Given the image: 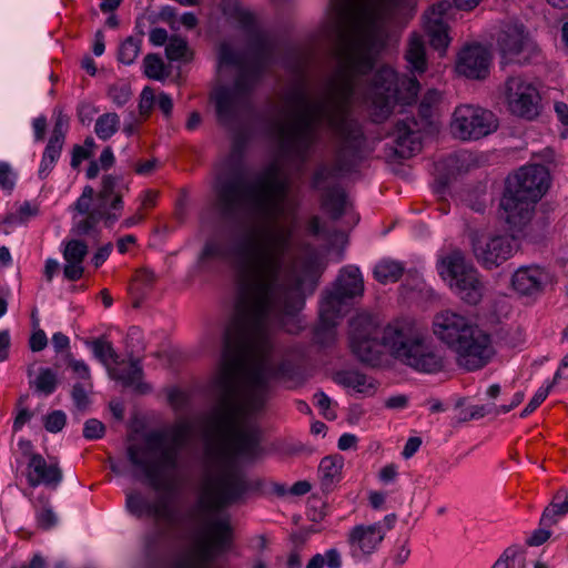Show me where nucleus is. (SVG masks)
I'll return each instance as SVG.
<instances>
[{"instance_id": "f257e3e1", "label": "nucleus", "mask_w": 568, "mask_h": 568, "mask_svg": "<svg viewBox=\"0 0 568 568\" xmlns=\"http://www.w3.org/2000/svg\"><path fill=\"white\" fill-rule=\"evenodd\" d=\"M403 0H331L325 37L336 47V65L317 88L305 78L308 58L296 52L287 61L292 72L281 108L270 123L278 150L263 171L251 175L243 163V143L235 141L216 172L213 205L221 217L247 214L258 217L229 230L224 242H205L199 262L224 260L232 270L235 310L223 337V355L213 382L216 404L204 425H254L248 415L261 412L272 393V381L285 374L272 357L271 327L282 316L294 315L305 293H313L325 268L320 252L305 246L292 254L294 211L286 169H298L327 124L338 139L336 166L316 170L312 185L325 190L323 207L339 219L347 207L345 193L329 189L338 175L356 163L364 141L358 122L347 106L369 102L375 122L385 121L397 102L413 103L419 91L415 78L398 77L379 68L367 83L385 43L383 11Z\"/></svg>"}, {"instance_id": "f03ea898", "label": "nucleus", "mask_w": 568, "mask_h": 568, "mask_svg": "<svg viewBox=\"0 0 568 568\" xmlns=\"http://www.w3.org/2000/svg\"><path fill=\"white\" fill-rule=\"evenodd\" d=\"M191 432V425L182 422L166 432L151 433L142 443L131 444L126 448L132 476L135 479H146L159 494L153 500H149L140 491L130 490L126 493L125 507L138 518L148 517L164 526L144 535L140 568H160L165 529L178 527L184 521L175 485L168 477L178 468L180 453Z\"/></svg>"}, {"instance_id": "7ed1b4c3", "label": "nucleus", "mask_w": 568, "mask_h": 568, "mask_svg": "<svg viewBox=\"0 0 568 568\" xmlns=\"http://www.w3.org/2000/svg\"><path fill=\"white\" fill-rule=\"evenodd\" d=\"M241 23L248 36L247 50L239 51L229 43L219 49L217 72L236 73L233 85L221 87L213 94L217 120L225 126L234 125L248 112L251 93L272 52L271 42L253 13L242 12Z\"/></svg>"}, {"instance_id": "20e7f679", "label": "nucleus", "mask_w": 568, "mask_h": 568, "mask_svg": "<svg viewBox=\"0 0 568 568\" xmlns=\"http://www.w3.org/2000/svg\"><path fill=\"white\" fill-rule=\"evenodd\" d=\"M433 333L455 354L457 365L468 372L485 367L496 354L490 334L452 310L434 316Z\"/></svg>"}, {"instance_id": "39448f33", "label": "nucleus", "mask_w": 568, "mask_h": 568, "mask_svg": "<svg viewBox=\"0 0 568 568\" xmlns=\"http://www.w3.org/2000/svg\"><path fill=\"white\" fill-rule=\"evenodd\" d=\"M382 344L395 359L424 374H435L446 367L443 349L415 322L395 320L383 328Z\"/></svg>"}, {"instance_id": "423d86ee", "label": "nucleus", "mask_w": 568, "mask_h": 568, "mask_svg": "<svg viewBox=\"0 0 568 568\" xmlns=\"http://www.w3.org/2000/svg\"><path fill=\"white\" fill-rule=\"evenodd\" d=\"M123 189L128 187L123 185L122 178L111 174L102 178L98 193L92 186H84L74 203V210L85 217L75 223L73 233L79 236L89 235L97 231L100 221H103L106 227H111L123 210Z\"/></svg>"}, {"instance_id": "0eeeda50", "label": "nucleus", "mask_w": 568, "mask_h": 568, "mask_svg": "<svg viewBox=\"0 0 568 568\" xmlns=\"http://www.w3.org/2000/svg\"><path fill=\"white\" fill-rule=\"evenodd\" d=\"M443 278L464 303L477 305L485 294V284L478 270L463 253L453 252L442 260Z\"/></svg>"}, {"instance_id": "6e6552de", "label": "nucleus", "mask_w": 568, "mask_h": 568, "mask_svg": "<svg viewBox=\"0 0 568 568\" xmlns=\"http://www.w3.org/2000/svg\"><path fill=\"white\" fill-rule=\"evenodd\" d=\"M364 293V282L357 267L343 268L332 290L327 291L321 302L320 317L326 327L335 324L349 301L361 297Z\"/></svg>"}, {"instance_id": "1a4fd4ad", "label": "nucleus", "mask_w": 568, "mask_h": 568, "mask_svg": "<svg viewBox=\"0 0 568 568\" xmlns=\"http://www.w3.org/2000/svg\"><path fill=\"white\" fill-rule=\"evenodd\" d=\"M496 47L503 65L529 63L539 52L523 23L508 20L500 24Z\"/></svg>"}, {"instance_id": "9d476101", "label": "nucleus", "mask_w": 568, "mask_h": 568, "mask_svg": "<svg viewBox=\"0 0 568 568\" xmlns=\"http://www.w3.org/2000/svg\"><path fill=\"white\" fill-rule=\"evenodd\" d=\"M515 236L505 232H470L474 257L486 270L500 266L517 251Z\"/></svg>"}, {"instance_id": "9b49d317", "label": "nucleus", "mask_w": 568, "mask_h": 568, "mask_svg": "<svg viewBox=\"0 0 568 568\" xmlns=\"http://www.w3.org/2000/svg\"><path fill=\"white\" fill-rule=\"evenodd\" d=\"M497 129L498 120L491 111L471 104L456 108L450 122L453 135L462 141L479 140Z\"/></svg>"}, {"instance_id": "f8f14e48", "label": "nucleus", "mask_w": 568, "mask_h": 568, "mask_svg": "<svg viewBox=\"0 0 568 568\" xmlns=\"http://www.w3.org/2000/svg\"><path fill=\"white\" fill-rule=\"evenodd\" d=\"M503 97L509 112L516 116L532 120L540 113V94L537 88L521 75L506 79Z\"/></svg>"}, {"instance_id": "ddd939ff", "label": "nucleus", "mask_w": 568, "mask_h": 568, "mask_svg": "<svg viewBox=\"0 0 568 568\" xmlns=\"http://www.w3.org/2000/svg\"><path fill=\"white\" fill-rule=\"evenodd\" d=\"M550 185V174L545 165H525L509 174L505 190L524 199L538 202Z\"/></svg>"}, {"instance_id": "4468645a", "label": "nucleus", "mask_w": 568, "mask_h": 568, "mask_svg": "<svg viewBox=\"0 0 568 568\" xmlns=\"http://www.w3.org/2000/svg\"><path fill=\"white\" fill-rule=\"evenodd\" d=\"M349 325L352 352L361 362L376 365L381 359V346L384 347V345L382 339L377 341V328L373 321L366 315H361L353 318Z\"/></svg>"}, {"instance_id": "2eb2a0df", "label": "nucleus", "mask_w": 568, "mask_h": 568, "mask_svg": "<svg viewBox=\"0 0 568 568\" xmlns=\"http://www.w3.org/2000/svg\"><path fill=\"white\" fill-rule=\"evenodd\" d=\"M536 202L524 199L518 194L504 191L499 202L500 219L515 235L532 236L530 226Z\"/></svg>"}, {"instance_id": "dca6fc26", "label": "nucleus", "mask_w": 568, "mask_h": 568, "mask_svg": "<svg viewBox=\"0 0 568 568\" xmlns=\"http://www.w3.org/2000/svg\"><path fill=\"white\" fill-rule=\"evenodd\" d=\"M450 9V2L442 1L432 6L424 13V27L430 45L440 52H444L450 43L447 23V14Z\"/></svg>"}, {"instance_id": "f3484780", "label": "nucleus", "mask_w": 568, "mask_h": 568, "mask_svg": "<svg viewBox=\"0 0 568 568\" xmlns=\"http://www.w3.org/2000/svg\"><path fill=\"white\" fill-rule=\"evenodd\" d=\"M490 52L480 44L467 45L458 53L456 70L469 79L481 80L489 73Z\"/></svg>"}, {"instance_id": "a211bd4d", "label": "nucleus", "mask_w": 568, "mask_h": 568, "mask_svg": "<svg viewBox=\"0 0 568 568\" xmlns=\"http://www.w3.org/2000/svg\"><path fill=\"white\" fill-rule=\"evenodd\" d=\"M548 280L544 268L537 265L521 266L513 274L511 285L518 294L532 296L544 290Z\"/></svg>"}, {"instance_id": "6ab92c4d", "label": "nucleus", "mask_w": 568, "mask_h": 568, "mask_svg": "<svg viewBox=\"0 0 568 568\" xmlns=\"http://www.w3.org/2000/svg\"><path fill=\"white\" fill-rule=\"evenodd\" d=\"M384 537L385 531L379 524L357 525L349 531L347 541L352 549L371 555Z\"/></svg>"}, {"instance_id": "aec40b11", "label": "nucleus", "mask_w": 568, "mask_h": 568, "mask_svg": "<svg viewBox=\"0 0 568 568\" xmlns=\"http://www.w3.org/2000/svg\"><path fill=\"white\" fill-rule=\"evenodd\" d=\"M62 480L61 469L57 464H48L45 459L33 454L28 464V483L30 486L45 485L57 487Z\"/></svg>"}, {"instance_id": "412c9836", "label": "nucleus", "mask_w": 568, "mask_h": 568, "mask_svg": "<svg viewBox=\"0 0 568 568\" xmlns=\"http://www.w3.org/2000/svg\"><path fill=\"white\" fill-rule=\"evenodd\" d=\"M62 254L65 261L63 267L64 277L69 281L81 278L84 273L82 263L88 254V245L85 242L78 239L65 242Z\"/></svg>"}, {"instance_id": "4be33fe9", "label": "nucleus", "mask_w": 568, "mask_h": 568, "mask_svg": "<svg viewBox=\"0 0 568 568\" xmlns=\"http://www.w3.org/2000/svg\"><path fill=\"white\" fill-rule=\"evenodd\" d=\"M415 126L416 122L413 120L410 122L399 121L396 124L393 135L396 142V153L402 158L410 156L420 149L419 136L414 129Z\"/></svg>"}, {"instance_id": "5701e85b", "label": "nucleus", "mask_w": 568, "mask_h": 568, "mask_svg": "<svg viewBox=\"0 0 568 568\" xmlns=\"http://www.w3.org/2000/svg\"><path fill=\"white\" fill-rule=\"evenodd\" d=\"M334 381L345 387L353 388L362 396H372L377 389V383L357 371H342L335 374Z\"/></svg>"}, {"instance_id": "b1692460", "label": "nucleus", "mask_w": 568, "mask_h": 568, "mask_svg": "<svg viewBox=\"0 0 568 568\" xmlns=\"http://www.w3.org/2000/svg\"><path fill=\"white\" fill-rule=\"evenodd\" d=\"M405 58L413 72L423 73L426 71V49L420 36L412 34L409 37Z\"/></svg>"}, {"instance_id": "393cba45", "label": "nucleus", "mask_w": 568, "mask_h": 568, "mask_svg": "<svg viewBox=\"0 0 568 568\" xmlns=\"http://www.w3.org/2000/svg\"><path fill=\"white\" fill-rule=\"evenodd\" d=\"M109 376L112 379L121 382L126 387L139 388L142 377V367L138 359L130 362L128 369L109 368Z\"/></svg>"}, {"instance_id": "a878e982", "label": "nucleus", "mask_w": 568, "mask_h": 568, "mask_svg": "<svg viewBox=\"0 0 568 568\" xmlns=\"http://www.w3.org/2000/svg\"><path fill=\"white\" fill-rule=\"evenodd\" d=\"M403 273V264L393 260H383L374 268V276L382 284L397 282Z\"/></svg>"}, {"instance_id": "bb28decb", "label": "nucleus", "mask_w": 568, "mask_h": 568, "mask_svg": "<svg viewBox=\"0 0 568 568\" xmlns=\"http://www.w3.org/2000/svg\"><path fill=\"white\" fill-rule=\"evenodd\" d=\"M344 465V458L339 455L326 456L320 464V473L322 476V484L326 487L331 486L341 476Z\"/></svg>"}, {"instance_id": "cd10ccee", "label": "nucleus", "mask_w": 568, "mask_h": 568, "mask_svg": "<svg viewBox=\"0 0 568 568\" xmlns=\"http://www.w3.org/2000/svg\"><path fill=\"white\" fill-rule=\"evenodd\" d=\"M89 344L95 358H98L105 366L108 372L109 368H114L111 366V364H121L120 356L116 354L115 349L109 342L103 339H94Z\"/></svg>"}, {"instance_id": "c85d7f7f", "label": "nucleus", "mask_w": 568, "mask_h": 568, "mask_svg": "<svg viewBox=\"0 0 568 568\" xmlns=\"http://www.w3.org/2000/svg\"><path fill=\"white\" fill-rule=\"evenodd\" d=\"M165 54L171 61H190L192 59V51L189 48L187 41L180 36H172L169 39Z\"/></svg>"}, {"instance_id": "c756f323", "label": "nucleus", "mask_w": 568, "mask_h": 568, "mask_svg": "<svg viewBox=\"0 0 568 568\" xmlns=\"http://www.w3.org/2000/svg\"><path fill=\"white\" fill-rule=\"evenodd\" d=\"M120 119L116 113H104L98 118L94 132L99 139H110L119 129Z\"/></svg>"}, {"instance_id": "7c9ffc66", "label": "nucleus", "mask_w": 568, "mask_h": 568, "mask_svg": "<svg viewBox=\"0 0 568 568\" xmlns=\"http://www.w3.org/2000/svg\"><path fill=\"white\" fill-rule=\"evenodd\" d=\"M141 43V39L134 37L126 38L120 45L119 60L124 64L133 63L140 54Z\"/></svg>"}, {"instance_id": "2f4dec72", "label": "nucleus", "mask_w": 568, "mask_h": 568, "mask_svg": "<svg viewBox=\"0 0 568 568\" xmlns=\"http://www.w3.org/2000/svg\"><path fill=\"white\" fill-rule=\"evenodd\" d=\"M62 146H63L62 144L49 141V143L44 150L43 158H42L40 169H39V175L41 178H45L49 174L54 162L60 156Z\"/></svg>"}, {"instance_id": "473e14b6", "label": "nucleus", "mask_w": 568, "mask_h": 568, "mask_svg": "<svg viewBox=\"0 0 568 568\" xmlns=\"http://www.w3.org/2000/svg\"><path fill=\"white\" fill-rule=\"evenodd\" d=\"M57 383V374L51 368H41L33 382L36 389L45 395L54 392Z\"/></svg>"}, {"instance_id": "72a5a7b5", "label": "nucleus", "mask_w": 568, "mask_h": 568, "mask_svg": "<svg viewBox=\"0 0 568 568\" xmlns=\"http://www.w3.org/2000/svg\"><path fill=\"white\" fill-rule=\"evenodd\" d=\"M39 209L36 205H31L29 202H24L16 213L8 214L3 223L9 225H17L27 222L30 217L37 216Z\"/></svg>"}, {"instance_id": "f704fd0d", "label": "nucleus", "mask_w": 568, "mask_h": 568, "mask_svg": "<svg viewBox=\"0 0 568 568\" xmlns=\"http://www.w3.org/2000/svg\"><path fill=\"white\" fill-rule=\"evenodd\" d=\"M568 514V498L562 503H551L545 508L540 523L544 526H551L557 523V517Z\"/></svg>"}, {"instance_id": "c9c22d12", "label": "nucleus", "mask_w": 568, "mask_h": 568, "mask_svg": "<svg viewBox=\"0 0 568 568\" xmlns=\"http://www.w3.org/2000/svg\"><path fill=\"white\" fill-rule=\"evenodd\" d=\"M164 64L158 54H148L144 58V73L146 77L155 80H162L164 78Z\"/></svg>"}, {"instance_id": "e433bc0d", "label": "nucleus", "mask_w": 568, "mask_h": 568, "mask_svg": "<svg viewBox=\"0 0 568 568\" xmlns=\"http://www.w3.org/2000/svg\"><path fill=\"white\" fill-rule=\"evenodd\" d=\"M68 123L69 118L59 111L55 118L53 132L49 141L63 145Z\"/></svg>"}, {"instance_id": "4c0bfd02", "label": "nucleus", "mask_w": 568, "mask_h": 568, "mask_svg": "<svg viewBox=\"0 0 568 568\" xmlns=\"http://www.w3.org/2000/svg\"><path fill=\"white\" fill-rule=\"evenodd\" d=\"M105 433V427L102 422L95 418L88 419L84 424L83 436L87 439L102 438Z\"/></svg>"}, {"instance_id": "58836bf2", "label": "nucleus", "mask_w": 568, "mask_h": 568, "mask_svg": "<svg viewBox=\"0 0 568 568\" xmlns=\"http://www.w3.org/2000/svg\"><path fill=\"white\" fill-rule=\"evenodd\" d=\"M65 414L61 410H54L44 419V427L50 433L60 432L65 425Z\"/></svg>"}, {"instance_id": "ea45409f", "label": "nucleus", "mask_w": 568, "mask_h": 568, "mask_svg": "<svg viewBox=\"0 0 568 568\" xmlns=\"http://www.w3.org/2000/svg\"><path fill=\"white\" fill-rule=\"evenodd\" d=\"M439 100L440 93L437 90H428L419 104V113L422 114V116H430L432 106L436 104Z\"/></svg>"}, {"instance_id": "a19ab883", "label": "nucleus", "mask_w": 568, "mask_h": 568, "mask_svg": "<svg viewBox=\"0 0 568 568\" xmlns=\"http://www.w3.org/2000/svg\"><path fill=\"white\" fill-rule=\"evenodd\" d=\"M552 388V385H548L546 388H539L534 397L530 399L526 408L521 412L520 416L525 417L532 413L548 396Z\"/></svg>"}, {"instance_id": "79ce46f5", "label": "nucleus", "mask_w": 568, "mask_h": 568, "mask_svg": "<svg viewBox=\"0 0 568 568\" xmlns=\"http://www.w3.org/2000/svg\"><path fill=\"white\" fill-rule=\"evenodd\" d=\"M109 95L116 105L121 106L131 98V90L128 85H113L109 89Z\"/></svg>"}, {"instance_id": "37998d69", "label": "nucleus", "mask_w": 568, "mask_h": 568, "mask_svg": "<svg viewBox=\"0 0 568 568\" xmlns=\"http://www.w3.org/2000/svg\"><path fill=\"white\" fill-rule=\"evenodd\" d=\"M68 365L72 369V372L83 381L91 379V373L89 366L83 361L74 359L73 357H68Z\"/></svg>"}, {"instance_id": "c03bdc74", "label": "nucleus", "mask_w": 568, "mask_h": 568, "mask_svg": "<svg viewBox=\"0 0 568 568\" xmlns=\"http://www.w3.org/2000/svg\"><path fill=\"white\" fill-rule=\"evenodd\" d=\"M14 186V175L11 166L6 162H0V187L11 191Z\"/></svg>"}, {"instance_id": "a18cd8bd", "label": "nucleus", "mask_w": 568, "mask_h": 568, "mask_svg": "<svg viewBox=\"0 0 568 568\" xmlns=\"http://www.w3.org/2000/svg\"><path fill=\"white\" fill-rule=\"evenodd\" d=\"M524 567V562H516V551L507 549L504 555L494 564L493 568Z\"/></svg>"}, {"instance_id": "49530a36", "label": "nucleus", "mask_w": 568, "mask_h": 568, "mask_svg": "<svg viewBox=\"0 0 568 568\" xmlns=\"http://www.w3.org/2000/svg\"><path fill=\"white\" fill-rule=\"evenodd\" d=\"M71 395L75 406L79 409L84 410L89 406V397L87 395L84 387L81 384H75L73 386Z\"/></svg>"}, {"instance_id": "de8ad7c7", "label": "nucleus", "mask_w": 568, "mask_h": 568, "mask_svg": "<svg viewBox=\"0 0 568 568\" xmlns=\"http://www.w3.org/2000/svg\"><path fill=\"white\" fill-rule=\"evenodd\" d=\"M156 98L153 94V91L150 88H145L141 93V100L139 103V109L142 114H148L155 103Z\"/></svg>"}, {"instance_id": "09e8293b", "label": "nucleus", "mask_w": 568, "mask_h": 568, "mask_svg": "<svg viewBox=\"0 0 568 568\" xmlns=\"http://www.w3.org/2000/svg\"><path fill=\"white\" fill-rule=\"evenodd\" d=\"M316 405L323 412L324 416L328 419L335 418V414L329 410L331 398L323 392L315 394Z\"/></svg>"}, {"instance_id": "8fccbe9b", "label": "nucleus", "mask_w": 568, "mask_h": 568, "mask_svg": "<svg viewBox=\"0 0 568 568\" xmlns=\"http://www.w3.org/2000/svg\"><path fill=\"white\" fill-rule=\"evenodd\" d=\"M48 338L42 329L36 331L30 337V348L32 352H40L47 347Z\"/></svg>"}, {"instance_id": "3c124183", "label": "nucleus", "mask_w": 568, "mask_h": 568, "mask_svg": "<svg viewBox=\"0 0 568 568\" xmlns=\"http://www.w3.org/2000/svg\"><path fill=\"white\" fill-rule=\"evenodd\" d=\"M38 521L42 528L49 529L57 524L58 519L51 509L45 508L39 514Z\"/></svg>"}, {"instance_id": "603ef678", "label": "nucleus", "mask_w": 568, "mask_h": 568, "mask_svg": "<svg viewBox=\"0 0 568 568\" xmlns=\"http://www.w3.org/2000/svg\"><path fill=\"white\" fill-rule=\"evenodd\" d=\"M155 103L159 109L164 113L165 116H170L173 109V101L171 97L166 93H160L156 97Z\"/></svg>"}, {"instance_id": "864d4df0", "label": "nucleus", "mask_w": 568, "mask_h": 568, "mask_svg": "<svg viewBox=\"0 0 568 568\" xmlns=\"http://www.w3.org/2000/svg\"><path fill=\"white\" fill-rule=\"evenodd\" d=\"M112 248L113 246L111 243H106L105 245L100 247L92 257L93 265L95 267L101 266L109 257L110 253L112 252Z\"/></svg>"}, {"instance_id": "5fc2aeb1", "label": "nucleus", "mask_w": 568, "mask_h": 568, "mask_svg": "<svg viewBox=\"0 0 568 568\" xmlns=\"http://www.w3.org/2000/svg\"><path fill=\"white\" fill-rule=\"evenodd\" d=\"M397 475V467L394 464H389L379 470L378 477L384 484H388L394 481Z\"/></svg>"}, {"instance_id": "6e6d98bb", "label": "nucleus", "mask_w": 568, "mask_h": 568, "mask_svg": "<svg viewBox=\"0 0 568 568\" xmlns=\"http://www.w3.org/2000/svg\"><path fill=\"white\" fill-rule=\"evenodd\" d=\"M420 445L422 439L419 437L408 438L402 453L403 457L406 459L410 458L418 450Z\"/></svg>"}, {"instance_id": "4d7b16f0", "label": "nucleus", "mask_w": 568, "mask_h": 568, "mask_svg": "<svg viewBox=\"0 0 568 568\" xmlns=\"http://www.w3.org/2000/svg\"><path fill=\"white\" fill-rule=\"evenodd\" d=\"M169 36H168V32L165 29L163 28H154L151 30L150 32V41L154 44V45H162L164 44L166 41H169Z\"/></svg>"}, {"instance_id": "13d9d810", "label": "nucleus", "mask_w": 568, "mask_h": 568, "mask_svg": "<svg viewBox=\"0 0 568 568\" xmlns=\"http://www.w3.org/2000/svg\"><path fill=\"white\" fill-rule=\"evenodd\" d=\"M323 556L325 558V564L327 565L328 568L342 567L341 555L336 549H329Z\"/></svg>"}, {"instance_id": "bf43d9fd", "label": "nucleus", "mask_w": 568, "mask_h": 568, "mask_svg": "<svg viewBox=\"0 0 568 568\" xmlns=\"http://www.w3.org/2000/svg\"><path fill=\"white\" fill-rule=\"evenodd\" d=\"M408 403V397L406 395H395V396H392L389 397L386 402H385V406L389 409H398V408H404Z\"/></svg>"}, {"instance_id": "052dcab7", "label": "nucleus", "mask_w": 568, "mask_h": 568, "mask_svg": "<svg viewBox=\"0 0 568 568\" xmlns=\"http://www.w3.org/2000/svg\"><path fill=\"white\" fill-rule=\"evenodd\" d=\"M10 347V335L8 331L0 332V362L8 358Z\"/></svg>"}, {"instance_id": "680f3d73", "label": "nucleus", "mask_w": 568, "mask_h": 568, "mask_svg": "<svg viewBox=\"0 0 568 568\" xmlns=\"http://www.w3.org/2000/svg\"><path fill=\"white\" fill-rule=\"evenodd\" d=\"M550 537V531L547 529L536 530L528 539L530 546H540Z\"/></svg>"}, {"instance_id": "e2e57ef3", "label": "nucleus", "mask_w": 568, "mask_h": 568, "mask_svg": "<svg viewBox=\"0 0 568 568\" xmlns=\"http://www.w3.org/2000/svg\"><path fill=\"white\" fill-rule=\"evenodd\" d=\"M357 444V437L353 434H343L338 439V448L341 450H347L355 448Z\"/></svg>"}, {"instance_id": "0e129e2a", "label": "nucleus", "mask_w": 568, "mask_h": 568, "mask_svg": "<svg viewBox=\"0 0 568 568\" xmlns=\"http://www.w3.org/2000/svg\"><path fill=\"white\" fill-rule=\"evenodd\" d=\"M89 156H90V154L84 148H82L80 145H75L73 149L71 165L73 168H77L81 163L82 160L88 159Z\"/></svg>"}, {"instance_id": "69168bd1", "label": "nucleus", "mask_w": 568, "mask_h": 568, "mask_svg": "<svg viewBox=\"0 0 568 568\" xmlns=\"http://www.w3.org/2000/svg\"><path fill=\"white\" fill-rule=\"evenodd\" d=\"M100 165L103 170L110 169L114 163V156L111 148H105L99 159Z\"/></svg>"}, {"instance_id": "338daca9", "label": "nucleus", "mask_w": 568, "mask_h": 568, "mask_svg": "<svg viewBox=\"0 0 568 568\" xmlns=\"http://www.w3.org/2000/svg\"><path fill=\"white\" fill-rule=\"evenodd\" d=\"M136 281L140 282L143 286L145 287H150L152 285V283L154 282L155 280V275L152 271L150 270H141L138 274H136Z\"/></svg>"}, {"instance_id": "774afa93", "label": "nucleus", "mask_w": 568, "mask_h": 568, "mask_svg": "<svg viewBox=\"0 0 568 568\" xmlns=\"http://www.w3.org/2000/svg\"><path fill=\"white\" fill-rule=\"evenodd\" d=\"M555 111L560 120V122L568 126V106L564 102H557L555 104Z\"/></svg>"}]
</instances>
